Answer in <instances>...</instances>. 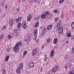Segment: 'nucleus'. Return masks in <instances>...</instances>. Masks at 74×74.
<instances>
[{
	"label": "nucleus",
	"mask_w": 74,
	"mask_h": 74,
	"mask_svg": "<svg viewBox=\"0 0 74 74\" xmlns=\"http://www.w3.org/2000/svg\"><path fill=\"white\" fill-rule=\"evenodd\" d=\"M40 71H42V69L41 68V69H40Z\"/></svg>",
	"instance_id": "nucleus-50"
},
{
	"label": "nucleus",
	"mask_w": 74,
	"mask_h": 74,
	"mask_svg": "<svg viewBox=\"0 0 74 74\" xmlns=\"http://www.w3.org/2000/svg\"><path fill=\"white\" fill-rule=\"evenodd\" d=\"M11 35H9L8 36V39H11Z\"/></svg>",
	"instance_id": "nucleus-33"
},
{
	"label": "nucleus",
	"mask_w": 74,
	"mask_h": 74,
	"mask_svg": "<svg viewBox=\"0 0 74 74\" xmlns=\"http://www.w3.org/2000/svg\"><path fill=\"white\" fill-rule=\"evenodd\" d=\"M3 2H1L0 3V5H3Z\"/></svg>",
	"instance_id": "nucleus-46"
},
{
	"label": "nucleus",
	"mask_w": 74,
	"mask_h": 74,
	"mask_svg": "<svg viewBox=\"0 0 74 74\" xmlns=\"http://www.w3.org/2000/svg\"><path fill=\"white\" fill-rule=\"evenodd\" d=\"M23 29H26V27H27V25H22Z\"/></svg>",
	"instance_id": "nucleus-29"
},
{
	"label": "nucleus",
	"mask_w": 74,
	"mask_h": 74,
	"mask_svg": "<svg viewBox=\"0 0 74 74\" xmlns=\"http://www.w3.org/2000/svg\"><path fill=\"white\" fill-rule=\"evenodd\" d=\"M38 25H39V23L38 22L36 23L35 25V27H37L38 26Z\"/></svg>",
	"instance_id": "nucleus-23"
},
{
	"label": "nucleus",
	"mask_w": 74,
	"mask_h": 74,
	"mask_svg": "<svg viewBox=\"0 0 74 74\" xmlns=\"http://www.w3.org/2000/svg\"><path fill=\"white\" fill-rule=\"evenodd\" d=\"M47 59H48V58L47 57V56L46 55H45V57L44 58V61H46V60H47Z\"/></svg>",
	"instance_id": "nucleus-22"
},
{
	"label": "nucleus",
	"mask_w": 74,
	"mask_h": 74,
	"mask_svg": "<svg viewBox=\"0 0 74 74\" xmlns=\"http://www.w3.org/2000/svg\"><path fill=\"white\" fill-rule=\"evenodd\" d=\"M71 26L73 29H74V22H73L71 24Z\"/></svg>",
	"instance_id": "nucleus-30"
},
{
	"label": "nucleus",
	"mask_w": 74,
	"mask_h": 74,
	"mask_svg": "<svg viewBox=\"0 0 74 74\" xmlns=\"http://www.w3.org/2000/svg\"><path fill=\"white\" fill-rule=\"evenodd\" d=\"M61 18H64V15L62 14V15H61Z\"/></svg>",
	"instance_id": "nucleus-45"
},
{
	"label": "nucleus",
	"mask_w": 74,
	"mask_h": 74,
	"mask_svg": "<svg viewBox=\"0 0 74 74\" xmlns=\"http://www.w3.org/2000/svg\"><path fill=\"white\" fill-rule=\"evenodd\" d=\"M26 0H22V1L23 2L25 1Z\"/></svg>",
	"instance_id": "nucleus-51"
},
{
	"label": "nucleus",
	"mask_w": 74,
	"mask_h": 74,
	"mask_svg": "<svg viewBox=\"0 0 74 74\" xmlns=\"http://www.w3.org/2000/svg\"><path fill=\"white\" fill-rule=\"evenodd\" d=\"M37 53V49H36L33 50L32 52V55L33 56H34Z\"/></svg>",
	"instance_id": "nucleus-6"
},
{
	"label": "nucleus",
	"mask_w": 74,
	"mask_h": 74,
	"mask_svg": "<svg viewBox=\"0 0 74 74\" xmlns=\"http://www.w3.org/2000/svg\"><path fill=\"white\" fill-rule=\"evenodd\" d=\"M21 70L19 68H17L16 70V72L17 73V74H20L21 73Z\"/></svg>",
	"instance_id": "nucleus-18"
},
{
	"label": "nucleus",
	"mask_w": 74,
	"mask_h": 74,
	"mask_svg": "<svg viewBox=\"0 0 74 74\" xmlns=\"http://www.w3.org/2000/svg\"><path fill=\"white\" fill-rule=\"evenodd\" d=\"M14 20L12 18L9 21V24L11 26L12 25H14Z\"/></svg>",
	"instance_id": "nucleus-8"
},
{
	"label": "nucleus",
	"mask_w": 74,
	"mask_h": 74,
	"mask_svg": "<svg viewBox=\"0 0 74 74\" xmlns=\"http://www.w3.org/2000/svg\"><path fill=\"white\" fill-rule=\"evenodd\" d=\"M51 38H49L46 41L47 42H49L51 41Z\"/></svg>",
	"instance_id": "nucleus-28"
},
{
	"label": "nucleus",
	"mask_w": 74,
	"mask_h": 74,
	"mask_svg": "<svg viewBox=\"0 0 74 74\" xmlns=\"http://www.w3.org/2000/svg\"><path fill=\"white\" fill-rule=\"evenodd\" d=\"M36 42H38V40H37V41Z\"/></svg>",
	"instance_id": "nucleus-53"
},
{
	"label": "nucleus",
	"mask_w": 74,
	"mask_h": 74,
	"mask_svg": "<svg viewBox=\"0 0 74 74\" xmlns=\"http://www.w3.org/2000/svg\"><path fill=\"white\" fill-rule=\"evenodd\" d=\"M61 24H62V23H61L60 21H58L56 25V27H60V26L61 25Z\"/></svg>",
	"instance_id": "nucleus-14"
},
{
	"label": "nucleus",
	"mask_w": 74,
	"mask_h": 74,
	"mask_svg": "<svg viewBox=\"0 0 74 74\" xmlns=\"http://www.w3.org/2000/svg\"><path fill=\"white\" fill-rule=\"evenodd\" d=\"M17 27L18 29H19L21 28V23H18Z\"/></svg>",
	"instance_id": "nucleus-19"
},
{
	"label": "nucleus",
	"mask_w": 74,
	"mask_h": 74,
	"mask_svg": "<svg viewBox=\"0 0 74 74\" xmlns=\"http://www.w3.org/2000/svg\"><path fill=\"white\" fill-rule=\"evenodd\" d=\"M73 53H74V48H73L72 49Z\"/></svg>",
	"instance_id": "nucleus-42"
},
{
	"label": "nucleus",
	"mask_w": 74,
	"mask_h": 74,
	"mask_svg": "<svg viewBox=\"0 0 74 74\" xmlns=\"http://www.w3.org/2000/svg\"><path fill=\"white\" fill-rule=\"evenodd\" d=\"M40 16H38L36 18V19H40Z\"/></svg>",
	"instance_id": "nucleus-38"
},
{
	"label": "nucleus",
	"mask_w": 74,
	"mask_h": 74,
	"mask_svg": "<svg viewBox=\"0 0 74 74\" xmlns=\"http://www.w3.org/2000/svg\"><path fill=\"white\" fill-rule=\"evenodd\" d=\"M69 74H74V73L73 72H72L70 71L69 72Z\"/></svg>",
	"instance_id": "nucleus-40"
},
{
	"label": "nucleus",
	"mask_w": 74,
	"mask_h": 74,
	"mask_svg": "<svg viewBox=\"0 0 74 74\" xmlns=\"http://www.w3.org/2000/svg\"><path fill=\"white\" fill-rule=\"evenodd\" d=\"M2 74H6V71L5 69H3L2 71Z\"/></svg>",
	"instance_id": "nucleus-26"
},
{
	"label": "nucleus",
	"mask_w": 74,
	"mask_h": 74,
	"mask_svg": "<svg viewBox=\"0 0 74 74\" xmlns=\"http://www.w3.org/2000/svg\"><path fill=\"white\" fill-rule=\"evenodd\" d=\"M15 33H16V34H18V30H17V31L15 30Z\"/></svg>",
	"instance_id": "nucleus-41"
},
{
	"label": "nucleus",
	"mask_w": 74,
	"mask_h": 74,
	"mask_svg": "<svg viewBox=\"0 0 74 74\" xmlns=\"http://www.w3.org/2000/svg\"><path fill=\"white\" fill-rule=\"evenodd\" d=\"M58 10H56V9H55L54 10V11H53V12H54V13H56V12H58Z\"/></svg>",
	"instance_id": "nucleus-34"
},
{
	"label": "nucleus",
	"mask_w": 74,
	"mask_h": 74,
	"mask_svg": "<svg viewBox=\"0 0 74 74\" xmlns=\"http://www.w3.org/2000/svg\"><path fill=\"white\" fill-rule=\"evenodd\" d=\"M66 44H68V43H69V41H66Z\"/></svg>",
	"instance_id": "nucleus-49"
},
{
	"label": "nucleus",
	"mask_w": 74,
	"mask_h": 74,
	"mask_svg": "<svg viewBox=\"0 0 74 74\" xmlns=\"http://www.w3.org/2000/svg\"><path fill=\"white\" fill-rule=\"evenodd\" d=\"M21 19H22V17H20L16 19V22H18L21 21Z\"/></svg>",
	"instance_id": "nucleus-15"
},
{
	"label": "nucleus",
	"mask_w": 74,
	"mask_h": 74,
	"mask_svg": "<svg viewBox=\"0 0 74 74\" xmlns=\"http://www.w3.org/2000/svg\"><path fill=\"white\" fill-rule=\"evenodd\" d=\"M24 25H26V24L25 22H23L22 23V26H23Z\"/></svg>",
	"instance_id": "nucleus-32"
},
{
	"label": "nucleus",
	"mask_w": 74,
	"mask_h": 74,
	"mask_svg": "<svg viewBox=\"0 0 74 74\" xmlns=\"http://www.w3.org/2000/svg\"><path fill=\"white\" fill-rule=\"evenodd\" d=\"M65 59H68V58H69V56H67V55H65Z\"/></svg>",
	"instance_id": "nucleus-36"
},
{
	"label": "nucleus",
	"mask_w": 74,
	"mask_h": 74,
	"mask_svg": "<svg viewBox=\"0 0 74 74\" xmlns=\"http://www.w3.org/2000/svg\"><path fill=\"white\" fill-rule=\"evenodd\" d=\"M58 28V32L59 33H63V27H59Z\"/></svg>",
	"instance_id": "nucleus-4"
},
{
	"label": "nucleus",
	"mask_w": 74,
	"mask_h": 74,
	"mask_svg": "<svg viewBox=\"0 0 74 74\" xmlns=\"http://www.w3.org/2000/svg\"><path fill=\"white\" fill-rule=\"evenodd\" d=\"M58 66L54 67L52 70V72L53 73H55V72H56V71L58 70Z\"/></svg>",
	"instance_id": "nucleus-7"
},
{
	"label": "nucleus",
	"mask_w": 74,
	"mask_h": 74,
	"mask_svg": "<svg viewBox=\"0 0 74 74\" xmlns=\"http://www.w3.org/2000/svg\"><path fill=\"white\" fill-rule=\"evenodd\" d=\"M11 48L9 47V48H8L7 49V52H10V51H11Z\"/></svg>",
	"instance_id": "nucleus-27"
},
{
	"label": "nucleus",
	"mask_w": 74,
	"mask_h": 74,
	"mask_svg": "<svg viewBox=\"0 0 74 74\" xmlns=\"http://www.w3.org/2000/svg\"><path fill=\"white\" fill-rule=\"evenodd\" d=\"M52 26H53V25H49L47 28V30H51V29H52Z\"/></svg>",
	"instance_id": "nucleus-12"
},
{
	"label": "nucleus",
	"mask_w": 74,
	"mask_h": 74,
	"mask_svg": "<svg viewBox=\"0 0 74 74\" xmlns=\"http://www.w3.org/2000/svg\"><path fill=\"white\" fill-rule=\"evenodd\" d=\"M49 15V13L48 12H44V14H42L41 16V18H44L45 17V15Z\"/></svg>",
	"instance_id": "nucleus-5"
},
{
	"label": "nucleus",
	"mask_w": 74,
	"mask_h": 74,
	"mask_svg": "<svg viewBox=\"0 0 74 74\" xmlns=\"http://www.w3.org/2000/svg\"><path fill=\"white\" fill-rule=\"evenodd\" d=\"M6 29V26L5 25H4L2 28V29L3 30H4V29Z\"/></svg>",
	"instance_id": "nucleus-35"
},
{
	"label": "nucleus",
	"mask_w": 74,
	"mask_h": 74,
	"mask_svg": "<svg viewBox=\"0 0 74 74\" xmlns=\"http://www.w3.org/2000/svg\"><path fill=\"white\" fill-rule=\"evenodd\" d=\"M7 7H8V6L7 5H6V6H5V8L6 9H7Z\"/></svg>",
	"instance_id": "nucleus-47"
},
{
	"label": "nucleus",
	"mask_w": 74,
	"mask_h": 74,
	"mask_svg": "<svg viewBox=\"0 0 74 74\" xmlns=\"http://www.w3.org/2000/svg\"><path fill=\"white\" fill-rule=\"evenodd\" d=\"M27 51H25L24 52L23 55V58L24 57H25V56H26V54H27Z\"/></svg>",
	"instance_id": "nucleus-20"
},
{
	"label": "nucleus",
	"mask_w": 74,
	"mask_h": 74,
	"mask_svg": "<svg viewBox=\"0 0 74 74\" xmlns=\"http://www.w3.org/2000/svg\"><path fill=\"white\" fill-rule=\"evenodd\" d=\"M23 64L22 63H21L19 64V68L20 70H22L23 69Z\"/></svg>",
	"instance_id": "nucleus-16"
},
{
	"label": "nucleus",
	"mask_w": 74,
	"mask_h": 74,
	"mask_svg": "<svg viewBox=\"0 0 74 74\" xmlns=\"http://www.w3.org/2000/svg\"><path fill=\"white\" fill-rule=\"evenodd\" d=\"M45 31H46V29L45 28H44L42 30V32L41 33L42 35V36H44L45 34Z\"/></svg>",
	"instance_id": "nucleus-10"
},
{
	"label": "nucleus",
	"mask_w": 74,
	"mask_h": 74,
	"mask_svg": "<svg viewBox=\"0 0 74 74\" xmlns=\"http://www.w3.org/2000/svg\"><path fill=\"white\" fill-rule=\"evenodd\" d=\"M50 57L51 58H53V56L54 55V51L52 50L51 51L50 53Z\"/></svg>",
	"instance_id": "nucleus-13"
},
{
	"label": "nucleus",
	"mask_w": 74,
	"mask_h": 74,
	"mask_svg": "<svg viewBox=\"0 0 74 74\" xmlns=\"http://www.w3.org/2000/svg\"><path fill=\"white\" fill-rule=\"evenodd\" d=\"M34 1L35 2H36L37 3H39L38 1V0H34Z\"/></svg>",
	"instance_id": "nucleus-39"
},
{
	"label": "nucleus",
	"mask_w": 74,
	"mask_h": 74,
	"mask_svg": "<svg viewBox=\"0 0 74 74\" xmlns=\"http://www.w3.org/2000/svg\"><path fill=\"white\" fill-rule=\"evenodd\" d=\"M16 11H20V9L19 8H17L16 9Z\"/></svg>",
	"instance_id": "nucleus-44"
},
{
	"label": "nucleus",
	"mask_w": 74,
	"mask_h": 74,
	"mask_svg": "<svg viewBox=\"0 0 74 74\" xmlns=\"http://www.w3.org/2000/svg\"><path fill=\"white\" fill-rule=\"evenodd\" d=\"M58 19H59V18H55V21H58Z\"/></svg>",
	"instance_id": "nucleus-37"
},
{
	"label": "nucleus",
	"mask_w": 74,
	"mask_h": 74,
	"mask_svg": "<svg viewBox=\"0 0 74 74\" xmlns=\"http://www.w3.org/2000/svg\"><path fill=\"white\" fill-rule=\"evenodd\" d=\"M67 37H68V38H70V37H71V33H68L67 35Z\"/></svg>",
	"instance_id": "nucleus-25"
},
{
	"label": "nucleus",
	"mask_w": 74,
	"mask_h": 74,
	"mask_svg": "<svg viewBox=\"0 0 74 74\" xmlns=\"http://www.w3.org/2000/svg\"><path fill=\"white\" fill-rule=\"evenodd\" d=\"M64 1V0H60L59 3L60 4H62V3H63Z\"/></svg>",
	"instance_id": "nucleus-24"
},
{
	"label": "nucleus",
	"mask_w": 74,
	"mask_h": 74,
	"mask_svg": "<svg viewBox=\"0 0 74 74\" xmlns=\"http://www.w3.org/2000/svg\"><path fill=\"white\" fill-rule=\"evenodd\" d=\"M29 66L31 68H33L34 67V63L31 62L29 64Z\"/></svg>",
	"instance_id": "nucleus-9"
},
{
	"label": "nucleus",
	"mask_w": 74,
	"mask_h": 74,
	"mask_svg": "<svg viewBox=\"0 0 74 74\" xmlns=\"http://www.w3.org/2000/svg\"><path fill=\"white\" fill-rule=\"evenodd\" d=\"M10 58V56H7L5 57V62H8Z\"/></svg>",
	"instance_id": "nucleus-17"
},
{
	"label": "nucleus",
	"mask_w": 74,
	"mask_h": 74,
	"mask_svg": "<svg viewBox=\"0 0 74 74\" xmlns=\"http://www.w3.org/2000/svg\"><path fill=\"white\" fill-rule=\"evenodd\" d=\"M29 35L28 36V35ZM31 36V34H27V36H26V38L24 40L25 41H30V37Z\"/></svg>",
	"instance_id": "nucleus-3"
},
{
	"label": "nucleus",
	"mask_w": 74,
	"mask_h": 74,
	"mask_svg": "<svg viewBox=\"0 0 74 74\" xmlns=\"http://www.w3.org/2000/svg\"><path fill=\"white\" fill-rule=\"evenodd\" d=\"M32 19V16L30 14H29L27 17V21L28 22H30Z\"/></svg>",
	"instance_id": "nucleus-11"
},
{
	"label": "nucleus",
	"mask_w": 74,
	"mask_h": 74,
	"mask_svg": "<svg viewBox=\"0 0 74 74\" xmlns=\"http://www.w3.org/2000/svg\"><path fill=\"white\" fill-rule=\"evenodd\" d=\"M22 45V43L21 42H18L16 43V45L14 47V51L16 53L19 52V46L21 47Z\"/></svg>",
	"instance_id": "nucleus-1"
},
{
	"label": "nucleus",
	"mask_w": 74,
	"mask_h": 74,
	"mask_svg": "<svg viewBox=\"0 0 74 74\" xmlns=\"http://www.w3.org/2000/svg\"><path fill=\"white\" fill-rule=\"evenodd\" d=\"M3 37H4V35L3 34L1 35L0 36V40H1V39H2V38H3Z\"/></svg>",
	"instance_id": "nucleus-31"
},
{
	"label": "nucleus",
	"mask_w": 74,
	"mask_h": 74,
	"mask_svg": "<svg viewBox=\"0 0 74 74\" xmlns=\"http://www.w3.org/2000/svg\"><path fill=\"white\" fill-rule=\"evenodd\" d=\"M34 40H36L37 39V34L38 33V31L36 29H35L34 31Z\"/></svg>",
	"instance_id": "nucleus-2"
},
{
	"label": "nucleus",
	"mask_w": 74,
	"mask_h": 74,
	"mask_svg": "<svg viewBox=\"0 0 74 74\" xmlns=\"http://www.w3.org/2000/svg\"><path fill=\"white\" fill-rule=\"evenodd\" d=\"M64 68H65V69H67V65H65V66Z\"/></svg>",
	"instance_id": "nucleus-43"
},
{
	"label": "nucleus",
	"mask_w": 74,
	"mask_h": 74,
	"mask_svg": "<svg viewBox=\"0 0 74 74\" xmlns=\"http://www.w3.org/2000/svg\"><path fill=\"white\" fill-rule=\"evenodd\" d=\"M38 2H39L37 3H40V1L39 0H38Z\"/></svg>",
	"instance_id": "nucleus-52"
},
{
	"label": "nucleus",
	"mask_w": 74,
	"mask_h": 74,
	"mask_svg": "<svg viewBox=\"0 0 74 74\" xmlns=\"http://www.w3.org/2000/svg\"><path fill=\"white\" fill-rule=\"evenodd\" d=\"M58 41V39L57 38H55L53 40V42L55 44H56V43Z\"/></svg>",
	"instance_id": "nucleus-21"
},
{
	"label": "nucleus",
	"mask_w": 74,
	"mask_h": 74,
	"mask_svg": "<svg viewBox=\"0 0 74 74\" xmlns=\"http://www.w3.org/2000/svg\"><path fill=\"white\" fill-rule=\"evenodd\" d=\"M42 49H44V45L42 46Z\"/></svg>",
	"instance_id": "nucleus-48"
}]
</instances>
